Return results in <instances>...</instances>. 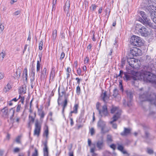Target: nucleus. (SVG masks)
Instances as JSON below:
<instances>
[{"mask_svg":"<svg viewBox=\"0 0 156 156\" xmlns=\"http://www.w3.org/2000/svg\"><path fill=\"white\" fill-rule=\"evenodd\" d=\"M112 141V136L110 135H108L107 136V142L108 143H111Z\"/></svg>","mask_w":156,"mask_h":156,"instance_id":"30","label":"nucleus"},{"mask_svg":"<svg viewBox=\"0 0 156 156\" xmlns=\"http://www.w3.org/2000/svg\"><path fill=\"white\" fill-rule=\"evenodd\" d=\"M44 131L43 133V136H45L47 138L48 137V135L49 132H48V126L45 125L44 127Z\"/></svg>","mask_w":156,"mask_h":156,"instance_id":"20","label":"nucleus"},{"mask_svg":"<svg viewBox=\"0 0 156 156\" xmlns=\"http://www.w3.org/2000/svg\"><path fill=\"white\" fill-rule=\"evenodd\" d=\"M127 98V102L126 103V101L125 99H124L123 101V104L125 106L126 105L129 107L132 105L131 101L133 97L132 93L129 91L126 92Z\"/></svg>","mask_w":156,"mask_h":156,"instance_id":"9","label":"nucleus"},{"mask_svg":"<svg viewBox=\"0 0 156 156\" xmlns=\"http://www.w3.org/2000/svg\"><path fill=\"white\" fill-rule=\"evenodd\" d=\"M76 80L77 81V83L78 84V85H79L81 81V79L78 77H77L76 78Z\"/></svg>","mask_w":156,"mask_h":156,"instance_id":"58","label":"nucleus"},{"mask_svg":"<svg viewBox=\"0 0 156 156\" xmlns=\"http://www.w3.org/2000/svg\"><path fill=\"white\" fill-rule=\"evenodd\" d=\"M32 156H38V151L36 148L35 149V152L33 154Z\"/></svg>","mask_w":156,"mask_h":156,"instance_id":"48","label":"nucleus"},{"mask_svg":"<svg viewBox=\"0 0 156 156\" xmlns=\"http://www.w3.org/2000/svg\"><path fill=\"white\" fill-rule=\"evenodd\" d=\"M27 68H25L23 71V77L25 78L26 80H27Z\"/></svg>","mask_w":156,"mask_h":156,"instance_id":"25","label":"nucleus"},{"mask_svg":"<svg viewBox=\"0 0 156 156\" xmlns=\"http://www.w3.org/2000/svg\"><path fill=\"white\" fill-rule=\"evenodd\" d=\"M71 71V69L69 67H68L66 69V72L67 73H70Z\"/></svg>","mask_w":156,"mask_h":156,"instance_id":"63","label":"nucleus"},{"mask_svg":"<svg viewBox=\"0 0 156 156\" xmlns=\"http://www.w3.org/2000/svg\"><path fill=\"white\" fill-rule=\"evenodd\" d=\"M38 115L41 113L42 112H44L41 109L38 108Z\"/></svg>","mask_w":156,"mask_h":156,"instance_id":"59","label":"nucleus"},{"mask_svg":"<svg viewBox=\"0 0 156 156\" xmlns=\"http://www.w3.org/2000/svg\"><path fill=\"white\" fill-rule=\"evenodd\" d=\"M135 30L138 34L142 36L146 37L149 34L147 30L144 26L140 24H137L135 27Z\"/></svg>","mask_w":156,"mask_h":156,"instance_id":"4","label":"nucleus"},{"mask_svg":"<svg viewBox=\"0 0 156 156\" xmlns=\"http://www.w3.org/2000/svg\"><path fill=\"white\" fill-rule=\"evenodd\" d=\"M113 96L115 98L117 101H119L120 100L121 97L120 95L119 94L118 90L116 88H115L113 91Z\"/></svg>","mask_w":156,"mask_h":156,"instance_id":"15","label":"nucleus"},{"mask_svg":"<svg viewBox=\"0 0 156 156\" xmlns=\"http://www.w3.org/2000/svg\"><path fill=\"white\" fill-rule=\"evenodd\" d=\"M41 122H39L38 120H36L34 132V135L37 136H39L41 129Z\"/></svg>","mask_w":156,"mask_h":156,"instance_id":"10","label":"nucleus"},{"mask_svg":"<svg viewBox=\"0 0 156 156\" xmlns=\"http://www.w3.org/2000/svg\"><path fill=\"white\" fill-rule=\"evenodd\" d=\"M89 132L91 136H93L95 133V130L94 128H90V129Z\"/></svg>","mask_w":156,"mask_h":156,"instance_id":"40","label":"nucleus"},{"mask_svg":"<svg viewBox=\"0 0 156 156\" xmlns=\"http://www.w3.org/2000/svg\"><path fill=\"white\" fill-rule=\"evenodd\" d=\"M130 129L125 128L124 131L121 133L122 136H126L130 133Z\"/></svg>","mask_w":156,"mask_h":156,"instance_id":"19","label":"nucleus"},{"mask_svg":"<svg viewBox=\"0 0 156 156\" xmlns=\"http://www.w3.org/2000/svg\"><path fill=\"white\" fill-rule=\"evenodd\" d=\"M6 55L4 51L2 50V52L0 53V61H2Z\"/></svg>","mask_w":156,"mask_h":156,"instance_id":"29","label":"nucleus"},{"mask_svg":"<svg viewBox=\"0 0 156 156\" xmlns=\"http://www.w3.org/2000/svg\"><path fill=\"white\" fill-rule=\"evenodd\" d=\"M70 125L71 126H72L74 124V122L73 121V119L72 118H70Z\"/></svg>","mask_w":156,"mask_h":156,"instance_id":"60","label":"nucleus"},{"mask_svg":"<svg viewBox=\"0 0 156 156\" xmlns=\"http://www.w3.org/2000/svg\"><path fill=\"white\" fill-rule=\"evenodd\" d=\"M58 93L59 94V97H62L65 93V92L63 90H62L61 92H60L59 90H58ZM60 99V97H59L58 99V100H59Z\"/></svg>","mask_w":156,"mask_h":156,"instance_id":"38","label":"nucleus"},{"mask_svg":"<svg viewBox=\"0 0 156 156\" xmlns=\"http://www.w3.org/2000/svg\"><path fill=\"white\" fill-rule=\"evenodd\" d=\"M97 147L99 150H102L104 148L105 144L103 140H98L96 144Z\"/></svg>","mask_w":156,"mask_h":156,"instance_id":"13","label":"nucleus"},{"mask_svg":"<svg viewBox=\"0 0 156 156\" xmlns=\"http://www.w3.org/2000/svg\"><path fill=\"white\" fill-rule=\"evenodd\" d=\"M55 70L53 68L51 71V72L50 76V80H51V81L53 80L54 78L55 75Z\"/></svg>","mask_w":156,"mask_h":156,"instance_id":"27","label":"nucleus"},{"mask_svg":"<svg viewBox=\"0 0 156 156\" xmlns=\"http://www.w3.org/2000/svg\"><path fill=\"white\" fill-rule=\"evenodd\" d=\"M89 58L88 57H86L84 60V63L85 64H87L89 62Z\"/></svg>","mask_w":156,"mask_h":156,"instance_id":"47","label":"nucleus"},{"mask_svg":"<svg viewBox=\"0 0 156 156\" xmlns=\"http://www.w3.org/2000/svg\"><path fill=\"white\" fill-rule=\"evenodd\" d=\"M125 76L126 80H130L131 79L130 76L129 75L125 74Z\"/></svg>","mask_w":156,"mask_h":156,"instance_id":"51","label":"nucleus"},{"mask_svg":"<svg viewBox=\"0 0 156 156\" xmlns=\"http://www.w3.org/2000/svg\"><path fill=\"white\" fill-rule=\"evenodd\" d=\"M39 115H40V120L41 121V122L42 123V119L44 118V115H45L44 112H42Z\"/></svg>","mask_w":156,"mask_h":156,"instance_id":"42","label":"nucleus"},{"mask_svg":"<svg viewBox=\"0 0 156 156\" xmlns=\"http://www.w3.org/2000/svg\"><path fill=\"white\" fill-rule=\"evenodd\" d=\"M110 147L113 150H115V145L114 144H112L110 146Z\"/></svg>","mask_w":156,"mask_h":156,"instance_id":"57","label":"nucleus"},{"mask_svg":"<svg viewBox=\"0 0 156 156\" xmlns=\"http://www.w3.org/2000/svg\"><path fill=\"white\" fill-rule=\"evenodd\" d=\"M19 98L20 99V101L22 104H23L24 102V98L23 97H21L20 96V95Z\"/></svg>","mask_w":156,"mask_h":156,"instance_id":"45","label":"nucleus"},{"mask_svg":"<svg viewBox=\"0 0 156 156\" xmlns=\"http://www.w3.org/2000/svg\"><path fill=\"white\" fill-rule=\"evenodd\" d=\"M139 21L144 25H148L150 27L152 26V24L150 22V20L147 18V17L146 18L144 19H142V18H140L139 19Z\"/></svg>","mask_w":156,"mask_h":156,"instance_id":"14","label":"nucleus"},{"mask_svg":"<svg viewBox=\"0 0 156 156\" xmlns=\"http://www.w3.org/2000/svg\"><path fill=\"white\" fill-rule=\"evenodd\" d=\"M20 93L25 94L26 92V89L25 87H22L20 88Z\"/></svg>","mask_w":156,"mask_h":156,"instance_id":"41","label":"nucleus"},{"mask_svg":"<svg viewBox=\"0 0 156 156\" xmlns=\"http://www.w3.org/2000/svg\"><path fill=\"white\" fill-rule=\"evenodd\" d=\"M131 53L133 56H138L142 55V51L140 49L137 48H134L131 50Z\"/></svg>","mask_w":156,"mask_h":156,"instance_id":"11","label":"nucleus"},{"mask_svg":"<svg viewBox=\"0 0 156 156\" xmlns=\"http://www.w3.org/2000/svg\"><path fill=\"white\" fill-rule=\"evenodd\" d=\"M44 147L43 149L44 156H48V148L46 143L44 144Z\"/></svg>","mask_w":156,"mask_h":156,"instance_id":"21","label":"nucleus"},{"mask_svg":"<svg viewBox=\"0 0 156 156\" xmlns=\"http://www.w3.org/2000/svg\"><path fill=\"white\" fill-rule=\"evenodd\" d=\"M79 107V105L78 104H75L73 107V110L71 112V113L76 114L77 113V110Z\"/></svg>","mask_w":156,"mask_h":156,"instance_id":"23","label":"nucleus"},{"mask_svg":"<svg viewBox=\"0 0 156 156\" xmlns=\"http://www.w3.org/2000/svg\"><path fill=\"white\" fill-rule=\"evenodd\" d=\"M136 60L134 58H130L127 59V61L129 65L132 67H134Z\"/></svg>","mask_w":156,"mask_h":156,"instance_id":"16","label":"nucleus"},{"mask_svg":"<svg viewBox=\"0 0 156 156\" xmlns=\"http://www.w3.org/2000/svg\"><path fill=\"white\" fill-rule=\"evenodd\" d=\"M123 72L122 71V70H120L119 73L118 75L117 76V77H120L121 78H122L123 74Z\"/></svg>","mask_w":156,"mask_h":156,"instance_id":"52","label":"nucleus"},{"mask_svg":"<svg viewBox=\"0 0 156 156\" xmlns=\"http://www.w3.org/2000/svg\"><path fill=\"white\" fill-rule=\"evenodd\" d=\"M35 80V77L31 76L30 78L31 86L32 88H33L35 85V83L34 82Z\"/></svg>","mask_w":156,"mask_h":156,"instance_id":"32","label":"nucleus"},{"mask_svg":"<svg viewBox=\"0 0 156 156\" xmlns=\"http://www.w3.org/2000/svg\"><path fill=\"white\" fill-rule=\"evenodd\" d=\"M36 116V112L30 113L29 116V126H30L31 123H33L34 121Z\"/></svg>","mask_w":156,"mask_h":156,"instance_id":"12","label":"nucleus"},{"mask_svg":"<svg viewBox=\"0 0 156 156\" xmlns=\"http://www.w3.org/2000/svg\"><path fill=\"white\" fill-rule=\"evenodd\" d=\"M11 88V85L9 83L7 84L6 86L5 87L3 90L4 92H6Z\"/></svg>","mask_w":156,"mask_h":156,"instance_id":"31","label":"nucleus"},{"mask_svg":"<svg viewBox=\"0 0 156 156\" xmlns=\"http://www.w3.org/2000/svg\"><path fill=\"white\" fill-rule=\"evenodd\" d=\"M32 76H31L32 77H35V73L34 71V69H33L32 71Z\"/></svg>","mask_w":156,"mask_h":156,"instance_id":"62","label":"nucleus"},{"mask_svg":"<svg viewBox=\"0 0 156 156\" xmlns=\"http://www.w3.org/2000/svg\"><path fill=\"white\" fill-rule=\"evenodd\" d=\"M67 104V98L65 96V100L64 102L63 103V104L62 105L63 106V109H62V113H63L64 109L66 107V106Z\"/></svg>","mask_w":156,"mask_h":156,"instance_id":"28","label":"nucleus"},{"mask_svg":"<svg viewBox=\"0 0 156 156\" xmlns=\"http://www.w3.org/2000/svg\"><path fill=\"white\" fill-rule=\"evenodd\" d=\"M141 16L142 17L143 19L146 18L147 17V16L145 14L144 12L142 11H140L139 12V13Z\"/></svg>","mask_w":156,"mask_h":156,"instance_id":"36","label":"nucleus"},{"mask_svg":"<svg viewBox=\"0 0 156 156\" xmlns=\"http://www.w3.org/2000/svg\"><path fill=\"white\" fill-rule=\"evenodd\" d=\"M14 111L15 110L13 108H12L8 111L7 107L4 108L1 110L2 116L6 118L9 117L10 120L12 119V117L13 116Z\"/></svg>","mask_w":156,"mask_h":156,"instance_id":"6","label":"nucleus"},{"mask_svg":"<svg viewBox=\"0 0 156 156\" xmlns=\"http://www.w3.org/2000/svg\"><path fill=\"white\" fill-rule=\"evenodd\" d=\"M130 42L132 45L138 47L142 46L144 44L143 41L141 38L135 35H133L131 37Z\"/></svg>","mask_w":156,"mask_h":156,"instance_id":"5","label":"nucleus"},{"mask_svg":"<svg viewBox=\"0 0 156 156\" xmlns=\"http://www.w3.org/2000/svg\"><path fill=\"white\" fill-rule=\"evenodd\" d=\"M70 6V1L69 0H67L65 3V5L64 6V9L65 12H66L67 13H68L69 9Z\"/></svg>","mask_w":156,"mask_h":156,"instance_id":"17","label":"nucleus"},{"mask_svg":"<svg viewBox=\"0 0 156 156\" xmlns=\"http://www.w3.org/2000/svg\"><path fill=\"white\" fill-rule=\"evenodd\" d=\"M20 13V11H17L14 13V14L15 16H17Z\"/></svg>","mask_w":156,"mask_h":156,"instance_id":"61","label":"nucleus"},{"mask_svg":"<svg viewBox=\"0 0 156 156\" xmlns=\"http://www.w3.org/2000/svg\"><path fill=\"white\" fill-rule=\"evenodd\" d=\"M140 76L139 78L143 79L144 81L156 84V75L149 72L144 71L140 73Z\"/></svg>","mask_w":156,"mask_h":156,"instance_id":"2","label":"nucleus"},{"mask_svg":"<svg viewBox=\"0 0 156 156\" xmlns=\"http://www.w3.org/2000/svg\"><path fill=\"white\" fill-rule=\"evenodd\" d=\"M21 74V70L20 69H18L14 75L15 76L16 79H17L19 78Z\"/></svg>","mask_w":156,"mask_h":156,"instance_id":"26","label":"nucleus"},{"mask_svg":"<svg viewBox=\"0 0 156 156\" xmlns=\"http://www.w3.org/2000/svg\"><path fill=\"white\" fill-rule=\"evenodd\" d=\"M57 35V31L55 30L53 31L52 38L53 40H55Z\"/></svg>","mask_w":156,"mask_h":156,"instance_id":"33","label":"nucleus"},{"mask_svg":"<svg viewBox=\"0 0 156 156\" xmlns=\"http://www.w3.org/2000/svg\"><path fill=\"white\" fill-rule=\"evenodd\" d=\"M43 41L41 40L39 44V48L40 50H41L43 49Z\"/></svg>","mask_w":156,"mask_h":156,"instance_id":"37","label":"nucleus"},{"mask_svg":"<svg viewBox=\"0 0 156 156\" xmlns=\"http://www.w3.org/2000/svg\"><path fill=\"white\" fill-rule=\"evenodd\" d=\"M77 72L79 75L80 76L81 75V71L80 68H79L77 69Z\"/></svg>","mask_w":156,"mask_h":156,"instance_id":"49","label":"nucleus"},{"mask_svg":"<svg viewBox=\"0 0 156 156\" xmlns=\"http://www.w3.org/2000/svg\"><path fill=\"white\" fill-rule=\"evenodd\" d=\"M97 127L101 129V132L102 133H105L108 132L109 130L107 128L106 122L100 119L97 123Z\"/></svg>","mask_w":156,"mask_h":156,"instance_id":"7","label":"nucleus"},{"mask_svg":"<svg viewBox=\"0 0 156 156\" xmlns=\"http://www.w3.org/2000/svg\"><path fill=\"white\" fill-rule=\"evenodd\" d=\"M65 54L64 52H62L61 53V55H60V59H63L65 57Z\"/></svg>","mask_w":156,"mask_h":156,"instance_id":"54","label":"nucleus"},{"mask_svg":"<svg viewBox=\"0 0 156 156\" xmlns=\"http://www.w3.org/2000/svg\"><path fill=\"white\" fill-rule=\"evenodd\" d=\"M147 152L149 154H152L154 153V151L152 149L147 148L146 150Z\"/></svg>","mask_w":156,"mask_h":156,"instance_id":"39","label":"nucleus"},{"mask_svg":"<svg viewBox=\"0 0 156 156\" xmlns=\"http://www.w3.org/2000/svg\"><path fill=\"white\" fill-rule=\"evenodd\" d=\"M95 150V147H94L91 148L90 150V152L91 153H94V151Z\"/></svg>","mask_w":156,"mask_h":156,"instance_id":"56","label":"nucleus"},{"mask_svg":"<svg viewBox=\"0 0 156 156\" xmlns=\"http://www.w3.org/2000/svg\"><path fill=\"white\" fill-rule=\"evenodd\" d=\"M4 74L3 73H0V80H2L3 78L4 77Z\"/></svg>","mask_w":156,"mask_h":156,"instance_id":"53","label":"nucleus"},{"mask_svg":"<svg viewBox=\"0 0 156 156\" xmlns=\"http://www.w3.org/2000/svg\"><path fill=\"white\" fill-rule=\"evenodd\" d=\"M4 28V25L3 24H1L0 25V32H1L3 30Z\"/></svg>","mask_w":156,"mask_h":156,"instance_id":"46","label":"nucleus"},{"mask_svg":"<svg viewBox=\"0 0 156 156\" xmlns=\"http://www.w3.org/2000/svg\"><path fill=\"white\" fill-rule=\"evenodd\" d=\"M102 10H103L102 8V7L100 8L98 10V13L99 14L101 13L102 12Z\"/></svg>","mask_w":156,"mask_h":156,"instance_id":"64","label":"nucleus"},{"mask_svg":"<svg viewBox=\"0 0 156 156\" xmlns=\"http://www.w3.org/2000/svg\"><path fill=\"white\" fill-rule=\"evenodd\" d=\"M100 106V104L99 102H97L96 105V109L98 110L99 114L101 116H106L108 114V112L107 110V107L106 105H105L102 107V109L100 110L99 109V107Z\"/></svg>","mask_w":156,"mask_h":156,"instance_id":"8","label":"nucleus"},{"mask_svg":"<svg viewBox=\"0 0 156 156\" xmlns=\"http://www.w3.org/2000/svg\"><path fill=\"white\" fill-rule=\"evenodd\" d=\"M21 107V106L20 105H18L16 108V111L17 112H18L20 110V108Z\"/></svg>","mask_w":156,"mask_h":156,"instance_id":"55","label":"nucleus"},{"mask_svg":"<svg viewBox=\"0 0 156 156\" xmlns=\"http://www.w3.org/2000/svg\"><path fill=\"white\" fill-rule=\"evenodd\" d=\"M155 0H148L147 9L151 13V18L156 24V3Z\"/></svg>","mask_w":156,"mask_h":156,"instance_id":"1","label":"nucleus"},{"mask_svg":"<svg viewBox=\"0 0 156 156\" xmlns=\"http://www.w3.org/2000/svg\"><path fill=\"white\" fill-rule=\"evenodd\" d=\"M118 149L119 150L121 151L124 149L123 147L121 145H119L118 147Z\"/></svg>","mask_w":156,"mask_h":156,"instance_id":"44","label":"nucleus"},{"mask_svg":"<svg viewBox=\"0 0 156 156\" xmlns=\"http://www.w3.org/2000/svg\"><path fill=\"white\" fill-rule=\"evenodd\" d=\"M13 117H12V119L10 120L11 121L13 122H16L18 123L20 119V118L18 117H16L13 119Z\"/></svg>","mask_w":156,"mask_h":156,"instance_id":"34","label":"nucleus"},{"mask_svg":"<svg viewBox=\"0 0 156 156\" xmlns=\"http://www.w3.org/2000/svg\"><path fill=\"white\" fill-rule=\"evenodd\" d=\"M22 136L19 135L17 136L16 138V141L18 144L21 143V138Z\"/></svg>","mask_w":156,"mask_h":156,"instance_id":"35","label":"nucleus"},{"mask_svg":"<svg viewBox=\"0 0 156 156\" xmlns=\"http://www.w3.org/2000/svg\"><path fill=\"white\" fill-rule=\"evenodd\" d=\"M20 149L18 147L15 148L13 150V152L15 153H17L20 151Z\"/></svg>","mask_w":156,"mask_h":156,"instance_id":"50","label":"nucleus"},{"mask_svg":"<svg viewBox=\"0 0 156 156\" xmlns=\"http://www.w3.org/2000/svg\"><path fill=\"white\" fill-rule=\"evenodd\" d=\"M111 112L115 114L112 118V120L110 122V123L112 124V127L116 129L117 128V125L116 124H114L113 123L119 118L121 114V110L118 107H113L111 109Z\"/></svg>","mask_w":156,"mask_h":156,"instance_id":"3","label":"nucleus"},{"mask_svg":"<svg viewBox=\"0 0 156 156\" xmlns=\"http://www.w3.org/2000/svg\"><path fill=\"white\" fill-rule=\"evenodd\" d=\"M80 88L79 85H78L76 88V92L78 94H79L80 93Z\"/></svg>","mask_w":156,"mask_h":156,"instance_id":"43","label":"nucleus"},{"mask_svg":"<svg viewBox=\"0 0 156 156\" xmlns=\"http://www.w3.org/2000/svg\"><path fill=\"white\" fill-rule=\"evenodd\" d=\"M47 70L45 68H44L41 71V78H44L47 75Z\"/></svg>","mask_w":156,"mask_h":156,"instance_id":"22","label":"nucleus"},{"mask_svg":"<svg viewBox=\"0 0 156 156\" xmlns=\"http://www.w3.org/2000/svg\"><path fill=\"white\" fill-rule=\"evenodd\" d=\"M38 56L39 58V60H38L37 62V72L40 71V62L41 61L42 58V55H39Z\"/></svg>","mask_w":156,"mask_h":156,"instance_id":"18","label":"nucleus"},{"mask_svg":"<svg viewBox=\"0 0 156 156\" xmlns=\"http://www.w3.org/2000/svg\"><path fill=\"white\" fill-rule=\"evenodd\" d=\"M101 97L104 101H106L108 100L109 98V97L106 94V91H105L103 93H102L101 95Z\"/></svg>","mask_w":156,"mask_h":156,"instance_id":"24","label":"nucleus"}]
</instances>
